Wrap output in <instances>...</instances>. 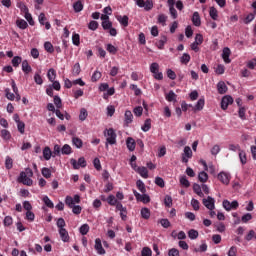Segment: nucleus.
I'll return each instance as SVG.
<instances>
[{
	"label": "nucleus",
	"mask_w": 256,
	"mask_h": 256,
	"mask_svg": "<svg viewBox=\"0 0 256 256\" xmlns=\"http://www.w3.org/2000/svg\"><path fill=\"white\" fill-rule=\"evenodd\" d=\"M31 177H33V170L31 168H26L25 171L20 172L17 181L18 183H22V185L31 187V185H33Z\"/></svg>",
	"instance_id": "1"
},
{
	"label": "nucleus",
	"mask_w": 256,
	"mask_h": 256,
	"mask_svg": "<svg viewBox=\"0 0 256 256\" xmlns=\"http://www.w3.org/2000/svg\"><path fill=\"white\" fill-rule=\"evenodd\" d=\"M104 137H106V149L109 148V145H115L117 143V133L113 128L104 130Z\"/></svg>",
	"instance_id": "2"
},
{
	"label": "nucleus",
	"mask_w": 256,
	"mask_h": 256,
	"mask_svg": "<svg viewBox=\"0 0 256 256\" xmlns=\"http://www.w3.org/2000/svg\"><path fill=\"white\" fill-rule=\"evenodd\" d=\"M136 5L144 11H151L153 9V0H134Z\"/></svg>",
	"instance_id": "3"
},
{
	"label": "nucleus",
	"mask_w": 256,
	"mask_h": 256,
	"mask_svg": "<svg viewBox=\"0 0 256 256\" xmlns=\"http://www.w3.org/2000/svg\"><path fill=\"white\" fill-rule=\"evenodd\" d=\"M223 208L225 211H236V209H239V202L237 200H234L230 202L229 200H224L222 202Z\"/></svg>",
	"instance_id": "4"
},
{
	"label": "nucleus",
	"mask_w": 256,
	"mask_h": 256,
	"mask_svg": "<svg viewBox=\"0 0 256 256\" xmlns=\"http://www.w3.org/2000/svg\"><path fill=\"white\" fill-rule=\"evenodd\" d=\"M70 163H71L73 169H81V167L82 168L87 167V160H85V157H80L78 159V162H77V160L72 158L70 160Z\"/></svg>",
	"instance_id": "5"
},
{
	"label": "nucleus",
	"mask_w": 256,
	"mask_h": 256,
	"mask_svg": "<svg viewBox=\"0 0 256 256\" xmlns=\"http://www.w3.org/2000/svg\"><path fill=\"white\" fill-rule=\"evenodd\" d=\"M133 194L134 197L136 198V201H140L141 203H151V198L149 197V195L142 193L140 194L139 192H137V190H133Z\"/></svg>",
	"instance_id": "6"
},
{
	"label": "nucleus",
	"mask_w": 256,
	"mask_h": 256,
	"mask_svg": "<svg viewBox=\"0 0 256 256\" xmlns=\"http://www.w3.org/2000/svg\"><path fill=\"white\" fill-rule=\"evenodd\" d=\"M202 203L206 209H209V211H213V209H215V199L211 196H208L207 199H203Z\"/></svg>",
	"instance_id": "7"
},
{
	"label": "nucleus",
	"mask_w": 256,
	"mask_h": 256,
	"mask_svg": "<svg viewBox=\"0 0 256 256\" xmlns=\"http://www.w3.org/2000/svg\"><path fill=\"white\" fill-rule=\"evenodd\" d=\"M233 103V97L227 95L224 96L221 100V109H223V111H227L229 105H232Z\"/></svg>",
	"instance_id": "8"
},
{
	"label": "nucleus",
	"mask_w": 256,
	"mask_h": 256,
	"mask_svg": "<svg viewBox=\"0 0 256 256\" xmlns=\"http://www.w3.org/2000/svg\"><path fill=\"white\" fill-rule=\"evenodd\" d=\"M218 179L221 181V183H223V185H229L231 175H229L227 172H220L218 174Z\"/></svg>",
	"instance_id": "9"
},
{
	"label": "nucleus",
	"mask_w": 256,
	"mask_h": 256,
	"mask_svg": "<svg viewBox=\"0 0 256 256\" xmlns=\"http://www.w3.org/2000/svg\"><path fill=\"white\" fill-rule=\"evenodd\" d=\"M94 249L97 251L98 255H105V253H106L105 248H103V244L101 243L100 238H97L95 240Z\"/></svg>",
	"instance_id": "10"
},
{
	"label": "nucleus",
	"mask_w": 256,
	"mask_h": 256,
	"mask_svg": "<svg viewBox=\"0 0 256 256\" xmlns=\"http://www.w3.org/2000/svg\"><path fill=\"white\" fill-rule=\"evenodd\" d=\"M229 57H231V49H229V47H225L222 51V59L224 63H231V59Z\"/></svg>",
	"instance_id": "11"
},
{
	"label": "nucleus",
	"mask_w": 256,
	"mask_h": 256,
	"mask_svg": "<svg viewBox=\"0 0 256 256\" xmlns=\"http://www.w3.org/2000/svg\"><path fill=\"white\" fill-rule=\"evenodd\" d=\"M59 235H60V239L64 243H69V232L67 231V229L65 228L59 229Z\"/></svg>",
	"instance_id": "12"
},
{
	"label": "nucleus",
	"mask_w": 256,
	"mask_h": 256,
	"mask_svg": "<svg viewBox=\"0 0 256 256\" xmlns=\"http://www.w3.org/2000/svg\"><path fill=\"white\" fill-rule=\"evenodd\" d=\"M227 84H225V82L220 81L217 84V91L220 95H225V93H227Z\"/></svg>",
	"instance_id": "13"
},
{
	"label": "nucleus",
	"mask_w": 256,
	"mask_h": 256,
	"mask_svg": "<svg viewBox=\"0 0 256 256\" xmlns=\"http://www.w3.org/2000/svg\"><path fill=\"white\" fill-rule=\"evenodd\" d=\"M136 173L140 174V176H142L143 179H149V171L145 166L138 167Z\"/></svg>",
	"instance_id": "14"
},
{
	"label": "nucleus",
	"mask_w": 256,
	"mask_h": 256,
	"mask_svg": "<svg viewBox=\"0 0 256 256\" xmlns=\"http://www.w3.org/2000/svg\"><path fill=\"white\" fill-rule=\"evenodd\" d=\"M192 23L195 27H201V16L199 15V12L193 13Z\"/></svg>",
	"instance_id": "15"
},
{
	"label": "nucleus",
	"mask_w": 256,
	"mask_h": 256,
	"mask_svg": "<svg viewBox=\"0 0 256 256\" xmlns=\"http://www.w3.org/2000/svg\"><path fill=\"white\" fill-rule=\"evenodd\" d=\"M22 71L25 73V75H29L31 71H33V68H31V65H29V61L23 60L22 61Z\"/></svg>",
	"instance_id": "16"
},
{
	"label": "nucleus",
	"mask_w": 256,
	"mask_h": 256,
	"mask_svg": "<svg viewBox=\"0 0 256 256\" xmlns=\"http://www.w3.org/2000/svg\"><path fill=\"white\" fill-rule=\"evenodd\" d=\"M126 145L129 151H135L137 143L135 142V139H133L132 137H128L126 140Z\"/></svg>",
	"instance_id": "17"
},
{
	"label": "nucleus",
	"mask_w": 256,
	"mask_h": 256,
	"mask_svg": "<svg viewBox=\"0 0 256 256\" xmlns=\"http://www.w3.org/2000/svg\"><path fill=\"white\" fill-rule=\"evenodd\" d=\"M165 99L166 101H169V103H175L177 102V94H175V92H173V90H170L169 93H167L165 95Z\"/></svg>",
	"instance_id": "18"
},
{
	"label": "nucleus",
	"mask_w": 256,
	"mask_h": 256,
	"mask_svg": "<svg viewBox=\"0 0 256 256\" xmlns=\"http://www.w3.org/2000/svg\"><path fill=\"white\" fill-rule=\"evenodd\" d=\"M203 107H205V98H200L193 107V111H203Z\"/></svg>",
	"instance_id": "19"
},
{
	"label": "nucleus",
	"mask_w": 256,
	"mask_h": 256,
	"mask_svg": "<svg viewBox=\"0 0 256 256\" xmlns=\"http://www.w3.org/2000/svg\"><path fill=\"white\" fill-rule=\"evenodd\" d=\"M209 16L211 17V19H213V21H217L219 19V11L217 10V8L210 7Z\"/></svg>",
	"instance_id": "20"
},
{
	"label": "nucleus",
	"mask_w": 256,
	"mask_h": 256,
	"mask_svg": "<svg viewBox=\"0 0 256 256\" xmlns=\"http://www.w3.org/2000/svg\"><path fill=\"white\" fill-rule=\"evenodd\" d=\"M47 77H48V81L53 83V81H55V79H57V71H55V69H53V68H50L48 70Z\"/></svg>",
	"instance_id": "21"
},
{
	"label": "nucleus",
	"mask_w": 256,
	"mask_h": 256,
	"mask_svg": "<svg viewBox=\"0 0 256 256\" xmlns=\"http://www.w3.org/2000/svg\"><path fill=\"white\" fill-rule=\"evenodd\" d=\"M117 21H119L120 25H123V27H129V17L127 15L118 16Z\"/></svg>",
	"instance_id": "22"
},
{
	"label": "nucleus",
	"mask_w": 256,
	"mask_h": 256,
	"mask_svg": "<svg viewBox=\"0 0 256 256\" xmlns=\"http://www.w3.org/2000/svg\"><path fill=\"white\" fill-rule=\"evenodd\" d=\"M124 117L126 125L133 123V113L131 112V110H126Z\"/></svg>",
	"instance_id": "23"
},
{
	"label": "nucleus",
	"mask_w": 256,
	"mask_h": 256,
	"mask_svg": "<svg viewBox=\"0 0 256 256\" xmlns=\"http://www.w3.org/2000/svg\"><path fill=\"white\" fill-rule=\"evenodd\" d=\"M52 156H53V152L51 151V148L46 146L43 150V157L45 161H49V159H51Z\"/></svg>",
	"instance_id": "24"
},
{
	"label": "nucleus",
	"mask_w": 256,
	"mask_h": 256,
	"mask_svg": "<svg viewBox=\"0 0 256 256\" xmlns=\"http://www.w3.org/2000/svg\"><path fill=\"white\" fill-rule=\"evenodd\" d=\"M83 2H81V0L76 1L73 4V9L75 11V13H81V11H83Z\"/></svg>",
	"instance_id": "25"
},
{
	"label": "nucleus",
	"mask_w": 256,
	"mask_h": 256,
	"mask_svg": "<svg viewBox=\"0 0 256 256\" xmlns=\"http://www.w3.org/2000/svg\"><path fill=\"white\" fill-rule=\"evenodd\" d=\"M72 145H74V147H76L77 149H81V147H83V140H81V138L79 137H73Z\"/></svg>",
	"instance_id": "26"
},
{
	"label": "nucleus",
	"mask_w": 256,
	"mask_h": 256,
	"mask_svg": "<svg viewBox=\"0 0 256 256\" xmlns=\"http://www.w3.org/2000/svg\"><path fill=\"white\" fill-rule=\"evenodd\" d=\"M201 189H202L201 185H199L197 183H195L193 185L194 193H196V195H198V197H205V194H203V191Z\"/></svg>",
	"instance_id": "27"
},
{
	"label": "nucleus",
	"mask_w": 256,
	"mask_h": 256,
	"mask_svg": "<svg viewBox=\"0 0 256 256\" xmlns=\"http://www.w3.org/2000/svg\"><path fill=\"white\" fill-rule=\"evenodd\" d=\"M198 180L200 181V183H207V181L209 180V175L207 174V172L202 171L198 175Z\"/></svg>",
	"instance_id": "28"
},
{
	"label": "nucleus",
	"mask_w": 256,
	"mask_h": 256,
	"mask_svg": "<svg viewBox=\"0 0 256 256\" xmlns=\"http://www.w3.org/2000/svg\"><path fill=\"white\" fill-rule=\"evenodd\" d=\"M119 202V200H117L115 198V195L113 194H110L108 197H107V203L108 205H110L111 207H115V205Z\"/></svg>",
	"instance_id": "29"
},
{
	"label": "nucleus",
	"mask_w": 256,
	"mask_h": 256,
	"mask_svg": "<svg viewBox=\"0 0 256 256\" xmlns=\"http://www.w3.org/2000/svg\"><path fill=\"white\" fill-rule=\"evenodd\" d=\"M71 153H73V149L69 146V144H65L61 148V154L62 155H71Z\"/></svg>",
	"instance_id": "30"
},
{
	"label": "nucleus",
	"mask_w": 256,
	"mask_h": 256,
	"mask_svg": "<svg viewBox=\"0 0 256 256\" xmlns=\"http://www.w3.org/2000/svg\"><path fill=\"white\" fill-rule=\"evenodd\" d=\"M165 43H167V36H161L160 40L156 42L158 49H164Z\"/></svg>",
	"instance_id": "31"
},
{
	"label": "nucleus",
	"mask_w": 256,
	"mask_h": 256,
	"mask_svg": "<svg viewBox=\"0 0 256 256\" xmlns=\"http://www.w3.org/2000/svg\"><path fill=\"white\" fill-rule=\"evenodd\" d=\"M17 8L20 9L21 13H23L24 15H27L29 13V8L23 2H19L17 4Z\"/></svg>",
	"instance_id": "32"
},
{
	"label": "nucleus",
	"mask_w": 256,
	"mask_h": 256,
	"mask_svg": "<svg viewBox=\"0 0 256 256\" xmlns=\"http://www.w3.org/2000/svg\"><path fill=\"white\" fill-rule=\"evenodd\" d=\"M16 25L19 27V29H27L29 27V24H27V21L24 19H18L16 21Z\"/></svg>",
	"instance_id": "33"
},
{
	"label": "nucleus",
	"mask_w": 256,
	"mask_h": 256,
	"mask_svg": "<svg viewBox=\"0 0 256 256\" xmlns=\"http://www.w3.org/2000/svg\"><path fill=\"white\" fill-rule=\"evenodd\" d=\"M141 217L142 219H149L151 217V210L149 208H142Z\"/></svg>",
	"instance_id": "34"
},
{
	"label": "nucleus",
	"mask_w": 256,
	"mask_h": 256,
	"mask_svg": "<svg viewBox=\"0 0 256 256\" xmlns=\"http://www.w3.org/2000/svg\"><path fill=\"white\" fill-rule=\"evenodd\" d=\"M142 131H144V133H147V131H150L151 129V119L148 118L145 120L144 125L141 127Z\"/></svg>",
	"instance_id": "35"
},
{
	"label": "nucleus",
	"mask_w": 256,
	"mask_h": 256,
	"mask_svg": "<svg viewBox=\"0 0 256 256\" xmlns=\"http://www.w3.org/2000/svg\"><path fill=\"white\" fill-rule=\"evenodd\" d=\"M239 159L240 163H242L243 165L247 164V153L244 150H241L239 152Z\"/></svg>",
	"instance_id": "36"
},
{
	"label": "nucleus",
	"mask_w": 256,
	"mask_h": 256,
	"mask_svg": "<svg viewBox=\"0 0 256 256\" xmlns=\"http://www.w3.org/2000/svg\"><path fill=\"white\" fill-rule=\"evenodd\" d=\"M88 29H90V31H97V29H99V22L95 20L90 21L88 24Z\"/></svg>",
	"instance_id": "37"
},
{
	"label": "nucleus",
	"mask_w": 256,
	"mask_h": 256,
	"mask_svg": "<svg viewBox=\"0 0 256 256\" xmlns=\"http://www.w3.org/2000/svg\"><path fill=\"white\" fill-rule=\"evenodd\" d=\"M191 61V55L184 53L182 57L180 58V63L183 65H187Z\"/></svg>",
	"instance_id": "38"
},
{
	"label": "nucleus",
	"mask_w": 256,
	"mask_h": 256,
	"mask_svg": "<svg viewBox=\"0 0 256 256\" xmlns=\"http://www.w3.org/2000/svg\"><path fill=\"white\" fill-rule=\"evenodd\" d=\"M42 201L45 203L46 207H48L49 209H53V207H55V205L53 204V201L49 199V196H44Z\"/></svg>",
	"instance_id": "39"
},
{
	"label": "nucleus",
	"mask_w": 256,
	"mask_h": 256,
	"mask_svg": "<svg viewBox=\"0 0 256 256\" xmlns=\"http://www.w3.org/2000/svg\"><path fill=\"white\" fill-rule=\"evenodd\" d=\"M60 156H61V146H59V144H55L52 152V157H60Z\"/></svg>",
	"instance_id": "40"
},
{
	"label": "nucleus",
	"mask_w": 256,
	"mask_h": 256,
	"mask_svg": "<svg viewBox=\"0 0 256 256\" xmlns=\"http://www.w3.org/2000/svg\"><path fill=\"white\" fill-rule=\"evenodd\" d=\"M182 156L187 157V159H191V157H193V151L191 150V147L185 146L184 154H182Z\"/></svg>",
	"instance_id": "41"
},
{
	"label": "nucleus",
	"mask_w": 256,
	"mask_h": 256,
	"mask_svg": "<svg viewBox=\"0 0 256 256\" xmlns=\"http://www.w3.org/2000/svg\"><path fill=\"white\" fill-rule=\"evenodd\" d=\"M101 77H102L101 72H99L98 70H96V71L93 73L92 77H91L92 83H97V81H99V80L101 79Z\"/></svg>",
	"instance_id": "42"
},
{
	"label": "nucleus",
	"mask_w": 256,
	"mask_h": 256,
	"mask_svg": "<svg viewBox=\"0 0 256 256\" xmlns=\"http://www.w3.org/2000/svg\"><path fill=\"white\" fill-rule=\"evenodd\" d=\"M21 63H23V58H21L20 56H15L12 59V65L13 67H19V65H21Z\"/></svg>",
	"instance_id": "43"
},
{
	"label": "nucleus",
	"mask_w": 256,
	"mask_h": 256,
	"mask_svg": "<svg viewBox=\"0 0 256 256\" xmlns=\"http://www.w3.org/2000/svg\"><path fill=\"white\" fill-rule=\"evenodd\" d=\"M72 43H73V45H76V47H79V45H81V38H80L79 34L72 35Z\"/></svg>",
	"instance_id": "44"
},
{
	"label": "nucleus",
	"mask_w": 256,
	"mask_h": 256,
	"mask_svg": "<svg viewBox=\"0 0 256 256\" xmlns=\"http://www.w3.org/2000/svg\"><path fill=\"white\" fill-rule=\"evenodd\" d=\"M188 237L192 240L197 239V237H199V232L195 229H191L188 231Z\"/></svg>",
	"instance_id": "45"
},
{
	"label": "nucleus",
	"mask_w": 256,
	"mask_h": 256,
	"mask_svg": "<svg viewBox=\"0 0 256 256\" xmlns=\"http://www.w3.org/2000/svg\"><path fill=\"white\" fill-rule=\"evenodd\" d=\"M136 187L137 189H139L142 193H147V189L145 188V183H143V181L138 180L136 182Z\"/></svg>",
	"instance_id": "46"
},
{
	"label": "nucleus",
	"mask_w": 256,
	"mask_h": 256,
	"mask_svg": "<svg viewBox=\"0 0 256 256\" xmlns=\"http://www.w3.org/2000/svg\"><path fill=\"white\" fill-rule=\"evenodd\" d=\"M88 115H89V113L87 112V109L81 108L80 114H79L80 121H85V119H87Z\"/></svg>",
	"instance_id": "47"
},
{
	"label": "nucleus",
	"mask_w": 256,
	"mask_h": 256,
	"mask_svg": "<svg viewBox=\"0 0 256 256\" xmlns=\"http://www.w3.org/2000/svg\"><path fill=\"white\" fill-rule=\"evenodd\" d=\"M1 137L5 141H9V139H11V132H9V130H5V129L1 130Z\"/></svg>",
	"instance_id": "48"
},
{
	"label": "nucleus",
	"mask_w": 256,
	"mask_h": 256,
	"mask_svg": "<svg viewBox=\"0 0 256 256\" xmlns=\"http://www.w3.org/2000/svg\"><path fill=\"white\" fill-rule=\"evenodd\" d=\"M81 73V65L79 63L74 64L73 69H72V74L77 77Z\"/></svg>",
	"instance_id": "49"
},
{
	"label": "nucleus",
	"mask_w": 256,
	"mask_h": 256,
	"mask_svg": "<svg viewBox=\"0 0 256 256\" xmlns=\"http://www.w3.org/2000/svg\"><path fill=\"white\" fill-rule=\"evenodd\" d=\"M164 205L166 207H172L173 206V198L170 195H166L164 198Z\"/></svg>",
	"instance_id": "50"
},
{
	"label": "nucleus",
	"mask_w": 256,
	"mask_h": 256,
	"mask_svg": "<svg viewBox=\"0 0 256 256\" xmlns=\"http://www.w3.org/2000/svg\"><path fill=\"white\" fill-rule=\"evenodd\" d=\"M5 95L6 99H8L9 101H15V94L11 93V90L9 88L5 89Z\"/></svg>",
	"instance_id": "51"
},
{
	"label": "nucleus",
	"mask_w": 256,
	"mask_h": 256,
	"mask_svg": "<svg viewBox=\"0 0 256 256\" xmlns=\"http://www.w3.org/2000/svg\"><path fill=\"white\" fill-rule=\"evenodd\" d=\"M113 27V22L107 20V21H102V29H104V31H107L109 29H111Z\"/></svg>",
	"instance_id": "52"
},
{
	"label": "nucleus",
	"mask_w": 256,
	"mask_h": 256,
	"mask_svg": "<svg viewBox=\"0 0 256 256\" xmlns=\"http://www.w3.org/2000/svg\"><path fill=\"white\" fill-rule=\"evenodd\" d=\"M44 49L45 51H47V53H53L55 51V49L53 48V44H51V42H45Z\"/></svg>",
	"instance_id": "53"
},
{
	"label": "nucleus",
	"mask_w": 256,
	"mask_h": 256,
	"mask_svg": "<svg viewBox=\"0 0 256 256\" xmlns=\"http://www.w3.org/2000/svg\"><path fill=\"white\" fill-rule=\"evenodd\" d=\"M3 223H4V227H11V225H13V217H11V216H6V217L4 218Z\"/></svg>",
	"instance_id": "54"
},
{
	"label": "nucleus",
	"mask_w": 256,
	"mask_h": 256,
	"mask_svg": "<svg viewBox=\"0 0 256 256\" xmlns=\"http://www.w3.org/2000/svg\"><path fill=\"white\" fill-rule=\"evenodd\" d=\"M17 129H18L19 133H21V135H24L25 134V122H23V121L17 122Z\"/></svg>",
	"instance_id": "55"
},
{
	"label": "nucleus",
	"mask_w": 256,
	"mask_h": 256,
	"mask_svg": "<svg viewBox=\"0 0 256 256\" xmlns=\"http://www.w3.org/2000/svg\"><path fill=\"white\" fill-rule=\"evenodd\" d=\"M155 184L160 187L161 189H163V187H165V180H163V178L157 176L155 178Z\"/></svg>",
	"instance_id": "56"
},
{
	"label": "nucleus",
	"mask_w": 256,
	"mask_h": 256,
	"mask_svg": "<svg viewBox=\"0 0 256 256\" xmlns=\"http://www.w3.org/2000/svg\"><path fill=\"white\" fill-rule=\"evenodd\" d=\"M42 175L45 179H51V170L49 168H42Z\"/></svg>",
	"instance_id": "57"
},
{
	"label": "nucleus",
	"mask_w": 256,
	"mask_h": 256,
	"mask_svg": "<svg viewBox=\"0 0 256 256\" xmlns=\"http://www.w3.org/2000/svg\"><path fill=\"white\" fill-rule=\"evenodd\" d=\"M34 81L36 85H43V78L41 77V74L35 73Z\"/></svg>",
	"instance_id": "58"
},
{
	"label": "nucleus",
	"mask_w": 256,
	"mask_h": 256,
	"mask_svg": "<svg viewBox=\"0 0 256 256\" xmlns=\"http://www.w3.org/2000/svg\"><path fill=\"white\" fill-rule=\"evenodd\" d=\"M81 235H87L89 233V224H83L79 229Z\"/></svg>",
	"instance_id": "59"
},
{
	"label": "nucleus",
	"mask_w": 256,
	"mask_h": 256,
	"mask_svg": "<svg viewBox=\"0 0 256 256\" xmlns=\"http://www.w3.org/2000/svg\"><path fill=\"white\" fill-rule=\"evenodd\" d=\"M142 256H151L153 255V251H151V248L149 247H144L141 251Z\"/></svg>",
	"instance_id": "60"
},
{
	"label": "nucleus",
	"mask_w": 256,
	"mask_h": 256,
	"mask_svg": "<svg viewBox=\"0 0 256 256\" xmlns=\"http://www.w3.org/2000/svg\"><path fill=\"white\" fill-rule=\"evenodd\" d=\"M106 50L112 55H115L117 53V47L113 46L112 44H107Z\"/></svg>",
	"instance_id": "61"
},
{
	"label": "nucleus",
	"mask_w": 256,
	"mask_h": 256,
	"mask_svg": "<svg viewBox=\"0 0 256 256\" xmlns=\"http://www.w3.org/2000/svg\"><path fill=\"white\" fill-rule=\"evenodd\" d=\"M150 71L153 73V75H154V73L159 72V63L153 62L150 65Z\"/></svg>",
	"instance_id": "62"
},
{
	"label": "nucleus",
	"mask_w": 256,
	"mask_h": 256,
	"mask_svg": "<svg viewBox=\"0 0 256 256\" xmlns=\"http://www.w3.org/2000/svg\"><path fill=\"white\" fill-rule=\"evenodd\" d=\"M247 67H248V69H252V70L255 69V67H256V58L248 61L247 62Z\"/></svg>",
	"instance_id": "63"
},
{
	"label": "nucleus",
	"mask_w": 256,
	"mask_h": 256,
	"mask_svg": "<svg viewBox=\"0 0 256 256\" xmlns=\"http://www.w3.org/2000/svg\"><path fill=\"white\" fill-rule=\"evenodd\" d=\"M168 256H179V250L172 248L168 251Z\"/></svg>",
	"instance_id": "64"
}]
</instances>
